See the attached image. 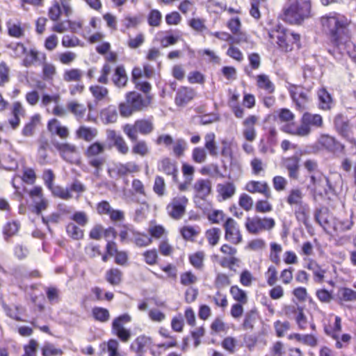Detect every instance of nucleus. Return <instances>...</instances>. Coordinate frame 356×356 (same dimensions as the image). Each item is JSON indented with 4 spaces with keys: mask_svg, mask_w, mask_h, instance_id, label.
<instances>
[{
    "mask_svg": "<svg viewBox=\"0 0 356 356\" xmlns=\"http://www.w3.org/2000/svg\"><path fill=\"white\" fill-rule=\"evenodd\" d=\"M324 32L333 45L332 52H342L343 47L350 40H347L348 26L350 20L343 15L332 13L321 19Z\"/></svg>",
    "mask_w": 356,
    "mask_h": 356,
    "instance_id": "f257e3e1",
    "label": "nucleus"
},
{
    "mask_svg": "<svg viewBox=\"0 0 356 356\" xmlns=\"http://www.w3.org/2000/svg\"><path fill=\"white\" fill-rule=\"evenodd\" d=\"M310 0H289L284 6L282 19L291 24H300L309 17L311 13Z\"/></svg>",
    "mask_w": 356,
    "mask_h": 356,
    "instance_id": "f03ea898",
    "label": "nucleus"
},
{
    "mask_svg": "<svg viewBox=\"0 0 356 356\" xmlns=\"http://www.w3.org/2000/svg\"><path fill=\"white\" fill-rule=\"evenodd\" d=\"M105 151V146L99 142L92 143L86 149L85 155L88 159V163L90 166L95 168L94 175L99 176L106 163V156H101Z\"/></svg>",
    "mask_w": 356,
    "mask_h": 356,
    "instance_id": "7ed1b4c3",
    "label": "nucleus"
},
{
    "mask_svg": "<svg viewBox=\"0 0 356 356\" xmlns=\"http://www.w3.org/2000/svg\"><path fill=\"white\" fill-rule=\"evenodd\" d=\"M275 225V222L273 218H262L258 216L248 217L245 223L247 231L251 234H258L263 231L270 230Z\"/></svg>",
    "mask_w": 356,
    "mask_h": 356,
    "instance_id": "20e7f679",
    "label": "nucleus"
},
{
    "mask_svg": "<svg viewBox=\"0 0 356 356\" xmlns=\"http://www.w3.org/2000/svg\"><path fill=\"white\" fill-rule=\"evenodd\" d=\"M309 188L315 193H325L334 191V186L331 184L329 179L321 172H314L310 175Z\"/></svg>",
    "mask_w": 356,
    "mask_h": 356,
    "instance_id": "39448f33",
    "label": "nucleus"
},
{
    "mask_svg": "<svg viewBox=\"0 0 356 356\" xmlns=\"http://www.w3.org/2000/svg\"><path fill=\"white\" fill-rule=\"evenodd\" d=\"M323 118L318 114L305 113L301 118V124L298 127V136H306L311 132V127H321Z\"/></svg>",
    "mask_w": 356,
    "mask_h": 356,
    "instance_id": "423d86ee",
    "label": "nucleus"
},
{
    "mask_svg": "<svg viewBox=\"0 0 356 356\" xmlns=\"http://www.w3.org/2000/svg\"><path fill=\"white\" fill-rule=\"evenodd\" d=\"M187 203L188 199L184 195L174 197L167 206L169 216L175 220L182 218L186 212Z\"/></svg>",
    "mask_w": 356,
    "mask_h": 356,
    "instance_id": "0eeeda50",
    "label": "nucleus"
},
{
    "mask_svg": "<svg viewBox=\"0 0 356 356\" xmlns=\"http://www.w3.org/2000/svg\"><path fill=\"white\" fill-rule=\"evenodd\" d=\"M225 238L233 244H238L242 241V235L237 222L232 218H227L223 225Z\"/></svg>",
    "mask_w": 356,
    "mask_h": 356,
    "instance_id": "6e6552de",
    "label": "nucleus"
},
{
    "mask_svg": "<svg viewBox=\"0 0 356 356\" xmlns=\"http://www.w3.org/2000/svg\"><path fill=\"white\" fill-rule=\"evenodd\" d=\"M268 34L272 42L276 39L275 42L282 49L286 51L291 49L289 44V31L285 30L283 27L278 26L277 29H272Z\"/></svg>",
    "mask_w": 356,
    "mask_h": 356,
    "instance_id": "1a4fd4ad",
    "label": "nucleus"
},
{
    "mask_svg": "<svg viewBox=\"0 0 356 356\" xmlns=\"http://www.w3.org/2000/svg\"><path fill=\"white\" fill-rule=\"evenodd\" d=\"M127 103L131 104L135 111H140L147 108L151 103V97H143L138 92H129L126 95Z\"/></svg>",
    "mask_w": 356,
    "mask_h": 356,
    "instance_id": "9d476101",
    "label": "nucleus"
},
{
    "mask_svg": "<svg viewBox=\"0 0 356 356\" xmlns=\"http://www.w3.org/2000/svg\"><path fill=\"white\" fill-rule=\"evenodd\" d=\"M54 146L60 152L61 156L67 161L74 163L76 160L77 149L72 144L54 143Z\"/></svg>",
    "mask_w": 356,
    "mask_h": 356,
    "instance_id": "9b49d317",
    "label": "nucleus"
},
{
    "mask_svg": "<svg viewBox=\"0 0 356 356\" xmlns=\"http://www.w3.org/2000/svg\"><path fill=\"white\" fill-rule=\"evenodd\" d=\"M158 170L164 172L172 177L174 182H177L178 169L176 162L168 157H165L159 161Z\"/></svg>",
    "mask_w": 356,
    "mask_h": 356,
    "instance_id": "f8f14e48",
    "label": "nucleus"
},
{
    "mask_svg": "<svg viewBox=\"0 0 356 356\" xmlns=\"http://www.w3.org/2000/svg\"><path fill=\"white\" fill-rule=\"evenodd\" d=\"M211 181L208 179H197L193 188L197 197L204 200L211 192Z\"/></svg>",
    "mask_w": 356,
    "mask_h": 356,
    "instance_id": "ddd939ff",
    "label": "nucleus"
},
{
    "mask_svg": "<svg viewBox=\"0 0 356 356\" xmlns=\"http://www.w3.org/2000/svg\"><path fill=\"white\" fill-rule=\"evenodd\" d=\"M319 143L332 152H343L344 151V145L329 135L321 136L319 139Z\"/></svg>",
    "mask_w": 356,
    "mask_h": 356,
    "instance_id": "4468645a",
    "label": "nucleus"
},
{
    "mask_svg": "<svg viewBox=\"0 0 356 356\" xmlns=\"http://www.w3.org/2000/svg\"><path fill=\"white\" fill-rule=\"evenodd\" d=\"M195 95L193 88L188 87H181L178 89L175 99V104L179 106H183L191 101Z\"/></svg>",
    "mask_w": 356,
    "mask_h": 356,
    "instance_id": "2eb2a0df",
    "label": "nucleus"
},
{
    "mask_svg": "<svg viewBox=\"0 0 356 356\" xmlns=\"http://www.w3.org/2000/svg\"><path fill=\"white\" fill-rule=\"evenodd\" d=\"M107 138L113 142L119 153L125 155L129 152V148L122 136L118 134L114 130L107 131Z\"/></svg>",
    "mask_w": 356,
    "mask_h": 356,
    "instance_id": "dca6fc26",
    "label": "nucleus"
},
{
    "mask_svg": "<svg viewBox=\"0 0 356 356\" xmlns=\"http://www.w3.org/2000/svg\"><path fill=\"white\" fill-rule=\"evenodd\" d=\"M334 122L337 131L342 137L349 140L351 138V130L348 120L343 115H338L335 117Z\"/></svg>",
    "mask_w": 356,
    "mask_h": 356,
    "instance_id": "f3484780",
    "label": "nucleus"
},
{
    "mask_svg": "<svg viewBox=\"0 0 356 356\" xmlns=\"http://www.w3.org/2000/svg\"><path fill=\"white\" fill-rule=\"evenodd\" d=\"M245 190L251 193H261L266 198L271 197L270 190L266 182L250 181L247 183Z\"/></svg>",
    "mask_w": 356,
    "mask_h": 356,
    "instance_id": "a211bd4d",
    "label": "nucleus"
},
{
    "mask_svg": "<svg viewBox=\"0 0 356 356\" xmlns=\"http://www.w3.org/2000/svg\"><path fill=\"white\" fill-rule=\"evenodd\" d=\"M257 117L255 115H250L243 122V124L245 127L243 131V136L248 141L252 142L256 138L254 124L257 123Z\"/></svg>",
    "mask_w": 356,
    "mask_h": 356,
    "instance_id": "6ab92c4d",
    "label": "nucleus"
},
{
    "mask_svg": "<svg viewBox=\"0 0 356 356\" xmlns=\"http://www.w3.org/2000/svg\"><path fill=\"white\" fill-rule=\"evenodd\" d=\"M11 113L13 118L9 120V124L13 129H16L20 124L19 117H24L26 114V111L19 102H15L13 104Z\"/></svg>",
    "mask_w": 356,
    "mask_h": 356,
    "instance_id": "aec40b11",
    "label": "nucleus"
},
{
    "mask_svg": "<svg viewBox=\"0 0 356 356\" xmlns=\"http://www.w3.org/2000/svg\"><path fill=\"white\" fill-rule=\"evenodd\" d=\"M341 331V319L339 316H335L334 323L333 326L326 327H325V333L332 337L334 339L337 341L336 346L338 348H342V344L339 339V334Z\"/></svg>",
    "mask_w": 356,
    "mask_h": 356,
    "instance_id": "412c9836",
    "label": "nucleus"
},
{
    "mask_svg": "<svg viewBox=\"0 0 356 356\" xmlns=\"http://www.w3.org/2000/svg\"><path fill=\"white\" fill-rule=\"evenodd\" d=\"M294 213L297 220L302 222L306 228L309 229L311 227L309 221V207L307 204L296 207Z\"/></svg>",
    "mask_w": 356,
    "mask_h": 356,
    "instance_id": "4be33fe9",
    "label": "nucleus"
},
{
    "mask_svg": "<svg viewBox=\"0 0 356 356\" xmlns=\"http://www.w3.org/2000/svg\"><path fill=\"white\" fill-rule=\"evenodd\" d=\"M151 338L145 335L138 336L131 344L130 349L138 354H143L145 348L151 344Z\"/></svg>",
    "mask_w": 356,
    "mask_h": 356,
    "instance_id": "5701e85b",
    "label": "nucleus"
},
{
    "mask_svg": "<svg viewBox=\"0 0 356 356\" xmlns=\"http://www.w3.org/2000/svg\"><path fill=\"white\" fill-rule=\"evenodd\" d=\"M112 81L114 85L119 88L126 86L128 81V77L124 67L118 66L115 68V72L112 76Z\"/></svg>",
    "mask_w": 356,
    "mask_h": 356,
    "instance_id": "b1692460",
    "label": "nucleus"
},
{
    "mask_svg": "<svg viewBox=\"0 0 356 356\" xmlns=\"http://www.w3.org/2000/svg\"><path fill=\"white\" fill-rule=\"evenodd\" d=\"M257 86L268 95L275 91V85L266 74H259L257 76Z\"/></svg>",
    "mask_w": 356,
    "mask_h": 356,
    "instance_id": "393cba45",
    "label": "nucleus"
},
{
    "mask_svg": "<svg viewBox=\"0 0 356 356\" xmlns=\"http://www.w3.org/2000/svg\"><path fill=\"white\" fill-rule=\"evenodd\" d=\"M217 192L223 200L231 198L236 192V186L232 182H225L217 185Z\"/></svg>",
    "mask_w": 356,
    "mask_h": 356,
    "instance_id": "a878e982",
    "label": "nucleus"
},
{
    "mask_svg": "<svg viewBox=\"0 0 356 356\" xmlns=\"http://www.w3.org/2000/svg\"><path fill=\"white\" fill-rule=\"evenodd\" d=\"M303 197L304 195L300 189L293 188L289 191L286 202L291 207H298L306 204L303 202Z\"/></svg>",
    "mask_w": 356,
    "mask_h": 356,
    "instance_id": "bb28decb",
    "label": "nucleus"
},
{
    "mask_svg": "<svg viewBox=\"0 0 356 356\" xmlns=\"http://www.w3.org/2000/svg\"><path fill=\"white\" fill-rule=\"evenodd\" d=\"M131 234V239L130 241L134 242L138 247H146L152 243V237L143 233H140L135 229H130Z\"/></svg>",
    "mask_w": 356,
    "mask_h": 356,
    "instance_id": "cd10ccee",
    "label": "nucleus"
},
{
    "mask_svg": "<svg viewBox=\"0 0 356 356\" xmlns=\"http://www.w3.org/2000/svg\"><path fill=\"white\" fill-rule=\"evenodd\" d=\"M49 131L58 135L61 138H66L69 136V131L66 127L61 126L57 119H52L48 122Z\"/></svg>",
    "mask_w": 356,
    "mask_h": 356,
    "instance_id": "c85d7f7f",
    "label": "nucleus"
},
{
    "mask_svg": "<svg viewBox=\"0 0 356 356\" xmlns=\"http://www.w3.org/2000/svg\"><path fill=\"white\" fill-rule=\"evenodd\" d=\"M314 219L326 232H329V229L332 227V219L328 218L327 212L320 209H316L314 213Z\"/></svg>",
    "mask_w": 356,
    "mask_h": 356,
    "instance_id": "c756f323",
    "label": "nucleus"
},
{
    "mask_svg": "<svg viewBox=\"0 0 356 356\" xmlns=\"http://www.w3.org/2000/svg\"><path fill=\"white\" fill-rule=\"evenodd\" d=\"M284 165L289 170L290 178L296 179L298 177L299 159L297 156L287 158L284 161Z\"/></svg>",
    "mask_w": 356,
    "mask_h": 356,
    "instance_id": "7c9ffc66",
    "label": "nucleus"
},
{
    "mask_svg": "<svg viewBox=\"0 0 356 356\" xmlns=\"http://www.w3.org/2000/svg\"><path fill=\"white\" fill-rule=\"evenodd\" d=\"M353 225V221L350 219L340 220L338 218L332 219V227L334 232L336 233H341L349 230Z\"/></svg>",
    "mask_w": 356,
    "mask_h": 356,
    "instance_id": "2f4dec72",
    "label": "nucleus"
},
{
    "mask_svg": "<svg viewBox=\"0 0 356 356\" xmlns=\"http://www.w3.org/2000/svg\"><path fill=\"white\" fill-rule=\"evenodd\" d=\"M343 47L342 52L337 51L334 53L331 49H329L328 51L337 59H340L341 56L346 52L356 63V45L353 42L349 41Z\"/></svg>",
    "mask_w": 356,
    "mask_h": 356,
    "instance_id": "473e14b6",
    "label": "nucleus"
},
{
    "mask_svg": "<svg viewBox=\"0 0 356 356\" xmlns=\"http://www.w3.org/2000/svg\"><path fill=\"white\" fill-rule=\"evenodd\" d=\"M259 317V313L255 309H252L246 312L242 324L243 329L252 330Z\"/></svg>",
    "mask_w": 356,
    "mask_h": 356,
    "instance_id": "72a5a7b5",
    "label": "nucleus"
},
{
    "mask_svg": "<svg viewBox=\"0 0 356 356\" xmlns=\"http://www.w3.org/2000/svg\"><path fill=\"white\" fill-rule=\"evenodd\" d=\"M307 268L310 270L314 275V280L318 283H322L325 277V270L323 269L316 261H310Z\"/></svg>",
    "mask_w": 356,
    "mask_h": 356,
    "instance_id": "f704fd0d",
    "label": "nucleus"
},
{
    "mask_svg": "<svg viewBox=\"0 0 356 356\" xmlns=\"http://www.w3.org/2000/svg\"><path fill=\"white\" fill-rule=\"evenodd\" d=\"M318 97L319 99V106L321 109L329 110L331 108L333 104L332 99L325 88H321L318 91Z\"/></svg>",
    "mask_w": 356,
    "mask_h": 356,
    "instance_id": "c9c22d12",
    "label": "nucleus"
},
{
    "mask_svg": "<svg viewBox=\"0 0 356 356\" xmlns=\"http://www.w3.org/2000/svg\"><path fill=\"white\" fill-rule=\"evenodd\" d=\"M138 132L143 135H148L154 130V124L149 119H141L135 122Z\"/></svg>",
    "mask_w": 356,
    "mask_h": 356,
    "instance_id": "e433bc0d",
    "label": "nucleus"
},
{
    "mask_svg": "<svg viewBox=\"0 0 356 356\" xmlns=\"http://www.w3.org/2000/svg\"><path fill=\"white\" fill-rule=\"evenodd\" d=\"M67 108L77 120L82 119L86 111L84 105L73 101L67 103Z\"/></svg>",
    "mask_w": 356,
    "mask_h": 356,
    "instance_id": "4c0bfd02",
    "label": "nucleus"
},
{
    "mask_svg": "<svg viewBox=\"0 0 356 356\" xmlns=\"http://www.w3.org/2000/svg\"><path fill=\"white\" fill-rule=\"evenodd\" d=\"M113 333L116 335L122 342H127L131 337V332L125 329L123 325H118L117 322L112 323Z\"/></svg>",
    "mask_w": 356,
    "mask_h": 356,
    "instance_id": "58836bf2",
    "label": "nucleus"
},
{
    "mask_svg": "<svg viewBox=\"0 0 356 356\" xmlns=\"http://www.w3.org/2000/svg\"><path fill=\"white\" fill-rule=\"evenodd\" d=\"M90 91L97 102L108 99V90L106 88L98 85L90 87Z\"/></svg>",
    "mask_w": 356,
    "mask_h": 356,
    "instance_id": "ea45409f",
    "label": "nucleus"
},
{
    "mask_svg": "<svg viewBox=\"0 0 356 356\" xmlns=\"http://www.w3.org/2000/svg\"><path fill=\"white\" fill-rule=\"evenodd\" d=\"M97 131L95 129L86 127H80L76 131V135L79 138L87 142L92 140L97 136Z\"/></svg>",
    "mask_w": 356,
    "mask_h": 356,
    "instance_id": "a19ab883",
    "label": "nucleus"
},
{
    "mask_svg": "<svg viewBox=\"0 0 356 356\" xmlns=\"http://www.w3.org/2000/svg\"><path fill=\"white\" fill-rule=\"evenodd\" d=\"M122 272L118 268H111L106 273V281L113 286L120 284L122 281Z\"/></svg>",
    "mask_w": 356,
    "mask_h": 356,
    "instance_id": "79ce46f5",
    "label": "nucleus"
},
{
    "mask_svg": "<svg viewBox=\"0 0 356 356\" xmlns=\"http://www.w3.org/2000/svg\"><path fill=\"white\" fill-rule=\"evenodd\" d=\"M216 136L213 133H208L204 136L205 148L209 154L213 156L218 155V148L215 142Z\"/></svg>",
    "mask_w": 356,
    "mask_h": 356,
    "instance_id": "37998d69",
    "label": "nucleus"
},
{
    "mask_svg": "<svg viewBox=\"0 0 356 356\" xmlns=\"http://www.w3.org/2000/svg\"><path fill=\"white\" fill-rule=\"evenodd\" d=\"M40 115L38 114L34 115L27 122L22 131L23 136L26 137L31 136L33 134L35 128L37 124L40 122Z\"/></svg>",
    "mask_w": 356,
    "mask_h": 356,
    "instance_id": "c03bdc74",
    "label": "nucleus"
},
{
    "mask_svg": "<svg viewBox=\"0 0 356 356\" xmlns=\"http://www.w3.org/2000/svg\"><path fill=\"white\" fill-rule=\"evenodd\" d=\"M101 116L106 123L115 122L118 118V112L115 106L111 105L106 108L102 110L101 112Z\"/></svg>",
    "mask_w": 356,
    "mask_h": 356,
    "instance_id": "a18cd8bd",
    "label": "nucleus"
},
{
    "mask_svg": "<svg viewBox=\"0 0 356 356\" xmlns=\"http://www.w3.org/2000/svg\"><path fill=\"white\" fill-rule=\"evenodd\" d=\"M132 146V153L134 154L140 155V156H145L149 152V149L147 143L145 140H136Z\"/></svg>",
    "mask_w": 356,
    "mask_h": 356,
    "instance_id": "49530a36",
    "label": "nucleus"
},
{
    "mask_svg": "<svg viewBox=\"0 0 356 356\" xmlns=\"http://www.w3.org/2000/svg\"><path fill=\"white\" fill-rule=\"evenodd\" d=\"M230 293L233 298L241 304H246L248 302V296L245 291L240 289L238 286H232L230 288Z\"/></svg>",
    "mask_w": 356,
    "mask_h": 356,
    "instance_id": "de8ad7c7",
    "label": "nucleus"
},
{
    "mask_svg": "<svg viewBox=\"0 0 356 356\" xmlns=\"http://www.w3.org/2000/svg\"><path fill=\"white\" fill-rule=\"evenodd\" d=\"M67 235L74 240H80L83 237V231L72 222L66 226Z\"/></svg>",
    "mask_w": 356,
    "mask_h": 356,
    "instance_id": "09e8293b",
    "label": "nucleus"
},
{
    "mask_svg": "<svg viewBox=\"0 0 356 356\" xmlns=\"http://www.w3.org/2000/svg\"><path fill=\"white\" fill-rule=\"evenodd\" d=\"M221 231L219 228L213 227L207 230L205 236L211 246L216 245L220 239Z\"/></svg>",
    "mask_w": 356,
    "mask_h": 356,
    "instance_id": "8fccbe9b",
    "label": "nucleus"
},
{
    "mask_svg": "<svg viewBox=\"0 0 356 356\" xmlns=\"http://www.w3.org/2000/svg\"><path fill=\"white\" fill-rule=\"evenodd\" d=\"M19 223L16 221L6 223L3 231L5 240L8 241V238L15 235L19 230Z\"/></svg>",
    "mask_w": 356,
    "mask_h": 356,
    "instance_id": "3c124183",
    "label": "nucleus"
},
{
    "mask_svg": "<svg viewBox=\"0 0 356 356\" xmlns=\"http://www.w3.org/2000/svg\"><path fill=\"white\" fill-rule=\"evenodd\" d=\"M83 76V72L79 69L66 70L63 74V79L65 81H79Z\"/></svg>",
    "mask_w": 356,
    "mask_h": 356,
    "instance_id": "603ef678",
    "label": "nucleus"
},
{
    "mask_svg": "<svg viewBox=\"0 0 356 356\" xmlns=\"http://www.w3.org/2000/svg\"><path fill=\"white\" fill-rule=\"evenodd\" d=\"M120 344L116 339H110L106 343L108 356H125L119 351Z\"/></svg>",
    "mask_w": 356,
    "mask_h": 356,
    "instance_id": "864d4df0",
    "label": "nucleus"
},
{
    "mask_svg": "<svg viewBox=\"0 0 356 356\" xmlns=\"http://www.w3.org/2000/svg\"><path fill=\"white\" fill-rule=\"evenodd\" d=\"M339 297L343 301H356V291L350 288H342L339 291Z\"/></svg>",
    "mask_w": 356,
    "mask_h": 356,
    "instance_id": "5fc2aeb1",
    "label": "nucleus"
},
{
    "mask_svg": "<svg viewBox=\"0 0 356 356\" xmlns=\"http://www.w3.org/2000/svg\"><path fill=\"white\" fill-rule=\"evenodd\" d=\"M94 318L101 322H106L109 319L110 314L108 310L102 307H95L92 309Z\"/></svg>",
    "mask_w": 356,
    "mask_h": 356,
    "instance_id": "6e6d98bb",
    "label": "nucleus"
},
{
    "mask_svg": "<svg viewBox=\"0 0 356 356\" xmlns=\"http://www.w3.org/2000/svg\"><path fill=\"white\" fill-rule=\"evenodd\" d=\"M186 147L187 143L186 140L182 138H178L175 141L172 147L173 153L176 156L179 157L184 154Z\"/></svg>",
    "mask_w": 356,
    "mask_h": 356,
    "instance_id": "4d7b16f0",
    "label": "nucleus"
},
{
    "mask_svg": "<svg viewBox=\"0 0 356 356\" xmlns=\"http://www.w3.org/2000/svg\"><path fill=\"white\" fill-rule=\"evenodd\" d=\"M123 131L131 141L134 142L138 140V130L135 123L133 125L129 124H125L123 127Z\"/></svg>",
    "mask_w": 356,
    "mask_h": 356,
    "instance_id": "13d9d810",
    "label": "nucleus"
},
{
    "mask_svg": "<svg viewBox=\"0 0 356 356\" xmlns=\"http://www.w3.org/2000/svg\"><path fill=\"white\" fill-rule=\"evenodd\" d=\"M274 327L275 329L276 334L278 337H282L284 335L285 332L290 329V323L288 321L282 322L277 321L274 323Z\"/></svg>",
    "mask_w": 356,
    "mask_h": 356,
    "instance_id": "bf43d9fd",
    "label": "nucleus"
},
{
    "mask_svg": "<svg viewBox=\"0 0 356 356\" xmlns=\"http://www.w3.org/2000/svg\"><path fill=\"white\" fill-rule=\"evenodd\" d=\"M193 160L197 163H202L205 161L207 158V153L202 147H195L192 153Z\"/></svg>",
    "mask_w": 356,
    "mask_h": 356,
    "instance_id": "052dcab7",
    "label": "nucleus"
},
{
    "mask_svg": "<svg viewBox=\"0 0 356 356\" xmlns=\"http://www.w3.org/2000/svg\"><path fill=\"white\" fill-rule=\"evenodd\" d=\"M165 184L163 177L156 176L155 177L153 190L159 196H162L165 193Z\"/></svg>",
    "mask_w": 356,
    "mask_h": 356,
    "instance_id": "680f3d73",
    "label": "nucleus"
},
{
    "mask_svg": "<svg viewBox=\"0 0 356 356\" xmlns=\"http://www.w3.org/2000/svg\"><path fill=\"white\" fill-rule=\"evenodd\" d=\"M39 59L38 51L35 49H31L29 54H27L26 57L24 58L23 65L25 67H29Z\"/></svg>",
    "mask_w": 356,
    "mask_h": 356,
    "instance_id": "e2e57ef3",
    "label": "nucleus"
},
{
    "mask_svg": "<svg viewBox=\"0 0 356 356\" xmlns=\"http://www.w3.org/2000/svg\"><path fill=\"white\" fill-rule=\"evenodd\" d=\"M29 196L32 200L33 206L34 207L38 202L42 200L44 197L42 189L40 186H35L29 191Z\"/></svg>",
    "mask_w": 356,
    "mask_h": 356,
    "instance_id": "0e129e2a",
    "label": "nucleus"
},
{
    "mask_svg": "<svg viewBox=\"0 0 356 356\" xmlns=\"http://www.w3.org/2000/svg\"><path fill=\"white\" fill-rule=\"evenodd\" d=\"M204 254L203 252H197L190 256L191 264L196 268H201L203 266Z\"/></svg>",
    "mask_w": 356,
    "mask_h": 356,
    "instance_id": "69168bd1",
    "label": "nucleus"
},
{
    "mask_svg": "<svg viewBox=\"0 0 356 356\" xmlns=\"http://www.w3.org/2000/svg\"><path fill=\"white\" fill-rule=\"evenodd\" d=\"M0 164L7 170H15L17 168L18 164L16 160L10 157L5 156L0 161Z\"/></svg>",
    "mask_w": 356,
    "mask_h": 356,
    "instance_id": "338daca9",
    "label": "nucleus"
},
{
    "mask_svg": "<svg viewBox=\"0 0 356 356\" xmlns=\"http://www.w3.org/2000/svg\"><path fill=\"white\" fill-rule=\"evenodd\" d=\"M161 20V14L158 10H152L148 15V24L151 26H159Z\"/></svg>",
    "mask_w": 356,
    "mask_h": 356,
    "instance_id": "774afa93",
    "label": "nucleus"
}]
</instances>
